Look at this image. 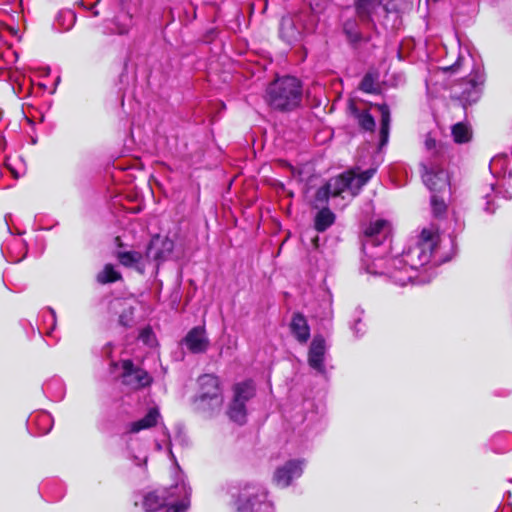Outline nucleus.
<instances>
[{
    "mask_svg": "<svg viewBox=\"0 0 512 512\" xmlns=\"http://www.w3.org/2000/svg\"><path fill=\"white\" fill-rule=\"evenodd\" d=\"M123 368V383L130 385L132 388L137 389L148 386L151 383L149 374L138 368H134L133 363L125 360L122 363Z\"/></svg>",
    "mask_w": 512,
    "mask_h": 512,
    "instance_id": "obj_15",
    "label": "nucleus"
},
{
    "mask_svg": "<svg viewBox=\"0 0 512 512\" xmlns=\"http://www.w3.org/2000/svg\"><path fill=\"white\" fill-rule=\"evenodd\" d=\"M335 221L334 213L327 207H323L315 217V229L318 232H324Z\"/></svg>",
    "mask_w": 512,
    "mask_h": 512,
    "instance_id": "obj_23",
    "label": "nucleus"
},
{
    "mask_svg": "<svg viewBox=\"0 0 512 512\" xmlns=\"http://www.w3.org/2000/svg\"><path fill=\"white\" fill-rule=\"evenodd\" d=\"M233 397L227 409L230 420L237 424H244L247 417L246 403L255 396L256 387L252 380L236 383L233 388Z\"/></svg>",
    "mask_w": 512,
    "mask_h": 512,
    "instance_id": "obj_8",
    "label": "nucleus"
},
{
    "mask_svg": "<svg viewBox=\"0 0 512 512\" xmlns=\"http://www.w3.org/2000/svg\"><path fill=\"white\" fill-rule=\"evenodd\" d=\"M425 147L428 151H431L435 154L440 153L441 146L437 143V141L431 137V135H427L425 140Z\"/></svg>",
    "mask_w": 512,
    "mask_h": 512,
    "instance_id": "obj_32",
    "label": "nucleus"
},
{
    "mask_svg": "<svg viewBox=\"0 0 512 512\" xmlns=\"http://www.w3.org/2000/svg\"><path fill=\"white\" fill-rule=\"evenodd\" d=\"M290 329L299 343L304 344L308 341L310 337V328L307 320L302 314L298 313L292 317Z\"/></svg>",
    "mask_w": 512,
    "mask_h": 512,
    "instance_id": "obj_19",
    "label": "nucleus"
},
{
    "mask_svg": "<svg viewBox=\"0 0 512 512\" xmlns=\"http://www.w3.org/2000/svg\"><path fill=\"white\" fill-rule=\"evenodd\" d=\"M326 353L327 346L324 338L320 335L315 336L309 347L308 364L312 369L320 374H324L326 372Z\"/></svg>",
    "mask_w": 512,
    "mask_h": 512,
    "instance_id": "obj_14",
    "label": "nucleus"
},
{
    "mask_svg": "<svg viewBox=\"0 0 512 512\" xmlns=\"http://www.w3.org/2000/svg\"><path fill=\"white\" fill-rule=\"evenodd\" d=\"M130 321H131V319L127 318L126 315H124V314L120 315V317H119V322L123 326H129L130 325Z\"/></svg>",
    "mask_w": 512,
    "mask_h": 512,
    "instance_id": "obj_35",
    "label": "nucleus"
},
{
    "mask_svg": "<svg viewBox=\"0 0 512 512\" xmlns=\"http://www.w3.org/2000/svg\"><path fill=\"white\" fill-rule=\"evenodd\" d=\"M376 169L370 168L360 172L358 169H352L331 178L324 186L320 187L315 195V207L323 208L330 197L341 196L348 193L351 197H355L361 188L373 177Z\"/></svg>",
    "mask_w": 512,
    "mask_h": 512,
    "instance_id": "obj_3",
    "label": "nucleus"
},
{
    "mask_svg": "<svg viewBox=\"0 0 512 512\" xmlns=\"http://www.w3.org/2000/svg\"><path fill=\"white\" fill-rule=\"evenodd\" d=\"M199 391L195 404L199 411L213 416L220 412L223 402V390L220 380L212 374H205L198 378Z\"/></svg>",
    "mask_w": 512,
    "mask_h": 512,
    "instance_id": "obj_6",
    "label": "nucleus"
},
{
    "mask_svg": "<svg viewBox=\"0 0 512 512\" xmlns=\"http://www.w3.org/2000/svg\"><path fill=\"white\" fill-rule=\"evenodd\" d=\"M431 204L436 214H441L445 211L446 205L443 199H439L437 195H432Z\"/></svg>",
    "mask_w": 512,
    "mask_h": 512,
    "instance_id": "obj_31",
    "label": "nucleus"
},
{
    "mask_svg": "<svg viewBox=\"0 0 512 512\" xmlns=\"http://www.w3.org/2000/svg\"><path fill=\"white\" fill-rule=\"evenodd\" d=\"M381 114L380 148L387 144L390 126V110L386 104L377 105Z\"/></svg>",
    "mask_w": 512,
    "mask_h": 512,
    "instance_id": "obj_22",
    "label": "nucleus"
},
{
    "mask_svg": "<svg viewBox=\"0 0 512 512\" xmlns=\"http://www.w3.org/2000/svg\"><path fill=\"white\" fill-rule=\"evenodd\" d=\"M360 325H361V321H360V319H357V320L355 321L354 326L352 327V329L355 331V334H356V335H357V334H358V332L361 330L360 328H358V326H360Z\"/></svg>",
    "mask_w": 512,
    "mask_h": 512,
    "instance_id": "obj_36",
    "label": "nucleus"
},
{
    "mask_svg": "<svg viewBox=\"0 0 512 512\" xmlns=\"http://www.w3.org/2000/svg\"><path fill=\"white\" fill-rule=\"evenodd\" d=\"M111 349H112V346H111V344L109 343V344H107V345L104 347L103 352H104L107 356H109V355H110V352H111Z\"/></svg>",
    "mask_w": 512,
    "mask_h": 512,
    "instance_id": "obj_37",
    "label": "nucleus"
},
{
    "mask_svg": "<svg viewBox=\"0 0 512 512\" xmlns=\"http://www.w3.org/2000/svg\"><path fill=\"white\" fill-rule=\"evenodd\" d=\"M98 11H93V16H98Z\"/></svg>",
    "mask_w": 512,
    "mask_h": 512,
    "instance_id": "obj_39",
    "label": "nucleus"
},
{
    "mask_svg": "<svg viewBox=\"0 0 512 512\" xmlns=\"http://www.w3.org/2000/svg\"><path fill=\"white\" fill-rule=\"evenodd\" d=\"M167 452H168V453H167V454H168V457H169V458H171V459H173V458H174V455H173V453H172V449L167 450Z\"/></svg>",
    "mask_w": 512,
    "mask_h": 512,
    "instance_id": "obj_38",
    "label": "nucleus"
},
{
    "mask_svg": "<svg viewBox=\"0 0 512 512\" xmlns=\"http://www.w3.org/2000/svg\"><path fill=\"white\" fill-rule=\"evenodd\" d=\"M484 82V72L480 69L474 70L468 79H463L452 86L451 97L459 100L463 107L473 104L479 100Z\"/></svg>",
    "mask_w": 512,
    "mask_h": 512,
    "instance_id": "obj_9",
    "label": "nucleus"
},
{
    "mask_svg": "<svg viewBox=\"0 0 512 512\" xmlns=\"http://www.w3.org/2000/svg\"><path fill=\"white\" fill-rule=\"evenodd\" d=\"M184 343L189 351L195 354L204 353L209 346V340L202 327L191 329L184 338Z\"/></svg>",
    "mask_w": 512,
    "mask_h": 512,
    "instance_id": "obj_16",
    "label": "nucleus"
},
{
    "mask_svg": "<svg viewBox=\"0 0 512 512\" xmlns=\"http://www.w3.org/2000/svg\"><path fill=\"white\" fill-rule=\"evenodd\" d=\"M121 278V273L117 271L112 264H106L96 277L100 284L113 283L120 280Z\"/></svg>",
    "mask_w": 512,
    "mask_h": 512,
    "instance_id": "obj_25",
    "label": "nucleus"
},
{
    "mask_svg": "<svg viewBox=\"0 0 512 512\" xmlns=\"http://www.w3.org/2000/svg\"><path fill=\"white\" fill-rule=\"evenodd\" d=\"M173 250V242L169 239L161 240L159 237L151 240L146 257L156 262L164 261Z\"/></svg>",
    "mask_w": 512,
    "mask_h": 512,
    "instance_id": "obj_17",
    "label": "nucleus"
},
{
    "mask_svg": "<svg viewBox=\"0 0 512 512\" xmlns=\"http://www.w3.org/2000/svg\"><path fill=\"white\" fill-rule=\"evenodd\" d=\"M390 234L391 225L388 221L378 219L370 222L363 231V249L368 253L370 248L389 243ZM388 249L389 244L385 246V251Z\"/></svg>",
    "mask_w": 512,
    "mask_h": 512,
    "instance_id": "obj_11",
    "label": "nucleus"
},
{
    "mask_svg": "<svg viewBox=\"0 0 512 512\" xmlns=\"http://www.w3.org/2000/svg\"><path fill=\"white\" fill-rule=\"evenodd\" d=\"M138 454L137 455H134V458H135V464L136 465H141L142 463L145 464L146 461H147V455H146V451L145 450H138Z\"/></svg>",
    "mask_w": 512,
    "mask_h": 512,
    "instance_id": "obj_34",
    "label": "nucleus"
},
{
    "mask_svg": "<svg viewBox=\"0 0 512 512\" xmlns=\"http://www.w3.org/2000/svg\"><path fill=\"white\" fill-rule=\"evenodd\" d=\"M343 30L350 42H357L360 40V32L357 29L355 21H346L343 25Z\"/></svg>",
    "mask_w": 512,
    "mask_h": 512,
    "instance_id": "obj_29",
    "label": "nucleus"
},
{
    "mask_svg": "<svg viewBox=\"0 0 512 512\" xmlns=\"http://www.w3.org/2000/svg\"><path fill=\"white\" fill-rule=\"evenodd\" d=\"M152 337L153 333L149 328L143 329L140 333V339L146 344L150 343Z\"/></svg>",
    "mask_w": 512,
    "mask_h": 512,
    "instance_id": "obj_33",
    "label": "nucleus"
},
{
    "mask_svg": "<svg viewBox=\"0 0 512 512\" xmlns=\"http://www.w3.org/2000/svg\"><path fill=\"white\" fill-rule=\"evenodd\" d=\"M191 492V487L177 466L174 483L146 493L142 507L146 512H156L162 507H166V512H184L190 507Z\"/></svg>",
    "mask_w": 512,
    "mask_h": 512,
    "instance_id": "obj_2",
    "label": "nucleus"
},
{
    "mask_svg": "<svg viewBox=\"0 0 512 512\" xmlns=\"http://www.w3.org/2000/svg\"><path fill=\"white\" fill-rule=\"evenodd\" d=\"M452 136L456 143H466L471 138V131L467 125L457 123L452 127Z\"/></svg>",
    "mask_w": 512,
    "mask_h": 512,
    "instance_id": "obj_28",
    "label": "nucleus"
},
{
    "mask_svg": "<svg viewBox=\"0 0 512 512\" xmlns=\"http://www.w3.org/2000/svg\"><path fill=\"white\" fill-rule=\"evenodd\" d=\"M302 98V83L294 76L277 77L266 88L265 101L275 111H293L300 106Z\"/></svg>",
    "mask_w": 512,
    "mask_h": 512,
    "instance_id": "obj_4",
    "label": "nucleus"
},
{
    "mask_svg": "<svg viewBox=\"0 0 512 512\" xmlns=\"http://www.w3.org/2000/svg\"><path fill=\"white\" fill-rule=\"evenodd\" d=\"M116 257L120 264L125 267H134L138 271L142 272L143 267L141 266V261L143 256L138 251H118Z\"/></svg>",
    "mask_w": 512,
    "mask_h": 512,
    "instance_id": "obj_20",
    "label": "nucleus"
},
{
    "mask_svg": "<svg viewBox=\"0 0 512 512\" xmlns=\"http://www.w3.org/2000/svg\"><path fill=\"white\" fill-rule=\"evenodd\" d=\"M351 113L358 120L359 125L367 131H373L375 120L367 111L359 110L355 105L350 106Z\"/></svg>",
    "mask_w": 512,
    "mask_h": 512,
    "instance_id": "obj_24",
    "label": "nucleus"
},
{
    "mask_svg": "<svg viewBox=\"0 0 512 512\" xmlns=\"http://www.w3.org/2000/svg\"><path fill=\"white\" fill-rule=\"evenodd\" d=\"M422 179L427 188L432 192H441L449 185V177L447 172L436 165H422Z\"/></svg>",
    "mask_w": 512,
    "mask_h": 512,
    "instance_id": "obj_13",
    "label": "nucleus"
},
{
    "mask_svg": "<svg viewBox=\"0 0 512 512\" xmlns=\"http://www.w3.org/2000/svg\"><path fill=\"white\" fill-rule=\"evenodd\" d=\"M51 313H52V316L55 317V312L54 310L50 309Z\"/></svg>",
    "mask_w": 512,
    "mask_h": 512,
    "instance_id": "obj_40",
    "label": "nucleus"
},
{
    "mask_svg": "<svg viewBox=\"0 0 512 512\" xmlns=\"http://www.w3.org/2000/svg\"><path fill=\"white\" fill-rule=\"evenodd\" d=\"M370 256L374 257V256H377L376 254L370 252Z\"/></svg>",
    "mask_w": 512,
    "mask_h": 512,
    "instance_id": "obj_41",
    "label": "nucleus"
},
{
    "mask_svg": "<svg viewBox=\"0 0 512 512\" xmlns=\"http://www.w3.org/2000/svg\"><path fill=\"white\" fill-rule=\"evenodd\" d=\"M76 22V14L72 10H64L58 13L56 24L62 31L70 30Z\"/></svg>",
    "mask_w": 512,
    "mask_h": 512,
    "instance_id": "obj_26",
    "label": "nucleus"
},
{
    "mask_svg": "<svg viewBox=\"0 0 512 512\" xmlns=\"http://www.w3.org/2000/svg\"><path fill=\"white\" fill-rule=\"evenodd\" d=\"M360 89L366 93H373V92H376V87H375V81H374V78L371 74H366L361 83H360Z\"/></svg>",
    "mask_w": 512,
    "mask_h": 512,
    "instance_id": "obj_30",
    "label": "nucleus"
},
{
    "mask_svg": "<svg viewBox=\"0 0 512 512\" xmlns=\"http://www.w3.org/2000/svg\"><path fill=\"white\" fill-rule=\"evenodd\" d=\"M234 505L238 512H275L266 489L259 485H245Z\"/></svg>",
    "mask_w": 512,
    "mask_h": 512,
    "instance_id": "obj_7",
    "label": "nucleus"
},
{
    "mask_svg": "<svg viewBox=\"0 0 512 512\" xmlns=\"http://www.w3.org/2000/svg\"><path fill=\"white\" fill-rule=\"evenodd\" d=\"M161 416L157 407L150 408L147 413L139 420H136L129 425L131 433H138L145 429H150L157 425Z\"/></svg>",
    "mask_w": 512,
    "mask_h": 512,
    "instance_id": "obj_18",
    "label": "nucleus"
},
{
    "mask_svg": "<svg viewBox=\"0 0 512 512\" xmlns=\"http://www.w3.org/2000/svg\"><path fill=\"white\" fill-rule=\"evenodd\" d=\"M28 421L30 424H35L40 434H47L53 426L52 416L43 411L31 415Z\"/></svg>",
    "mask_w": 512,
    "mask_h": 512,
    "instance_id": "obj_21",
    "label": "nucleus"
},
{
    "mask_svg": "<svg viewBox=\"0 0 512 512\" xmlns=\"http://www.w3.org/2000/svg\"><path fill=\"white\" fill-rule=\"evenodd\" d=\"M319 12L317 5L311 3L307 10L285 15L280 23V37L292 44L300 41L304 35L313 33L318 25Z\"/></svg>",
    "mask_w": 512,
    "mask_h": 512,
    "instance_id": "obj_5",
    "label": "nucleus"
},
{
    "mask_svg": "<svg viewBox=\"0 0 512 512\" xmlns=\"http://www.w3.org/2000/svg\"><path fill=\"white\" fill-rule=\"evenodd\" d=\"M405 0H356V12L363 21L372 20L374 16H387L396 13Z\"/></svg>",
    "mask_w": 512,
    "mask_h": 512,
    "instance_id": "obj_10",
    "label": "nucleus"
},
{
    "mask_svg": "<svg viewBox=\"0 0 512 512\" xmlns=\"http://www.w3.org/2000/svg\"><path fill=\"white\" fill-rule=\"evenodd\" d=\"M436 238L432 227L424 228L413 246L401 256L390 259L386 268L378 273L387 275L401 286L412 282L418 269L429 263L437 243Z\"/></svg>",
    "mask_w": 512,
    "mask_h": 512,
    "instance_id": "obj_1",
    "label": "nucleus"
},
{
    "mask_svg": "<svg viewBox=\"0 0 512 512\" xmlns=\"http://www.w3.org/2000/svg\"><path fill=\"white\" fill-rule=\"evenodd\" d=\"M304 460L294 459L278 467L273 476V482L282 488L288 487L294 479H298L304 470Z\"/></svg>",
    "mask_w": 512,
    "mask_h": 512,
    "instance_id": "obj_12",
    "label": "nucleus"
},
{
    "mask_svg": "<svg viewBox=\"0 0 512 512\" xmlns=\"http://www.w3.org/2000/svg\"><path fill=\"white\" fill-rule=\"evenodd\" d=\"M115 24V32L119 35H124L129 32L132 27V15L129 13H125L123 15H118L114 20Z\"/></svg>",
    "mask_w": 512,
    "mask_h": 512,
    "instance_id": "obj_27",
    "label": "nucleus"
}]
</instances>
